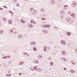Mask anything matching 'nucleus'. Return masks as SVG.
Returning a JSON list of instances; mask_svg holds the SVG:
<instances>
[{
  "instance_id": "obj_2",
  "label": "nucleus",
  "mask_w": 77,
  "mask_h": 77,
  "mask_svg": "<svg viewBox=\"0 0 77 77\" xmlns=\"http://www.w3.org/2000/svg\"><path fill=\"white\" fill-rule=\"evenodd\" d=\"M36 44V43L34 42H33L31 43V45H35Z\"/></svg>"
},
{
  "instance_id": "obj_15",
  "label": "nucleus",
  "mask_w": 77,
  "mask_h": 77,
  "mask_svg": "<svg viewBox=\"0 0 77 77\" xmlns=\"http://www.w3.org/2000/svg\"><path fill=\"white\" fill-rule=\"evenodd\" d=\"M33 50L35 51H36V48H34Z\"/></svg>"
},
{
  "instance_id": "obj_3",
  "label": "nucleus",
  "mask_w": 77,
  "mask_h": 77,
  "mask_svg": "<svg viewBox=\"0 0 77 77\" xmlns=\"http://www.w3.org/2000/svg\"><path fill=\"white\" fill-rule=\"evenodd\" d=\"M61 42L62 44H64V45H65V44H66V43H65V42L63 41H61Z\"/></svg>"
},
{
  "instance_id": "obj_5",
  "label": "nucleus",
  "mask_w": 77,
  "mask_h": 77,
  "mask_svg": "<svg viewBox=\"0 0 77 77\" xmlns=\"http://www.w3.org/2000/svg\"><path fill=\"white\" fill-rule=\"evenodd\" d=\"M12 20H10L8 21V23L9 24H12Z\"/></svg>"
},
{
  "instance_id": "obj_21",
  "label": "nucleus",
  "mask_w": 77,
  "mask_h": 77,
  "mask_svg": "<svg viewBox=\"0 0 77 77\" xmlns=\"http://www.w3.org/2000/svg\"><path fill=\"white\" fill-rule=\"evenodd\" d=\"M13 2H17V0H13Z\"/></svg>"
},
{
  "instance_id": "obj_11",
  "label": "nucleus",
  "mask_w": 77,
  "mask_h": 77,
  "mask_svg": "<svg viewBox=\"0 0 77 77\" xmlns=\"http://www.w3.org/2000/svg\"><path fill=\"white\" fill-rule=\"evenodd\" d=\"M70 72H72V73H73V72H75V71L73 70H71L70 71Z\"/></svg>"
},
{
  "instance_id": "obj_16",
  "label": "nucleus",
  "mask_w": 77,
  "mask_h": 77,
  "mask_svg": "<svg viewBox=\"0 0 77 77\" xmlns=\"http://www.w3.org/2000/svg\"><path fill=\"white\" fill-rule=\"evenodd\" d=\"M33 10V8H31L30 9V11H32Z\"/></svg>"
},
{
  "instance_id": "obj_19",
  "label": "nucleus",
  "mask_w": 77,
  "mask_h": 77,
  "mask_svg": "<svg viewBox=\"0 0 77 77\" xmlns=\"http://www.w3.org/2000/svg\"><path fill=\"white\" fill-rule=\"evenodd\" d=\"M43 27H47V26L46 25H44L43 26Z\"/></svg>"
},
{
  "instance_id": "obj_25",
  "label": "nucleus",
  "mask_w": 77,
  "mask_h": 77,
  "mask_svg": "<svg viewBox=\"0 0 77 77\" xmlns=\"http://www.w3.org/2000/svg\"><path fill=\"white\" fill-rule=\"evenodd\" d=\"M64 7H68V6L65 5V6Z\"/></svg>"
},
{
  "instance_id": "obj_13",
  "label": "nucleus",
  "mask_w": 77,
  "mask_h": 77,
  "mask_svg": "<svg viewBox=\"0 0 77 77\" xmlns=\"http://www.w3.org/2000/svg\"><path fill=\"white\" fill-rule=\"evenodd\" d=\"M35 61L36 62V63H39V61H38L37 60H36Z\"/></svg>"
},
{
  "instance_id": "obj_27",
  "label": "nucleus",
  "mask_w": 77,
  "mask_h": 77,
  "mask_svg": "<svg viewBox=\"0 0 77 77\" xmlns=\"http://www.w3.org/2000/svg\"><path fill=\"white\" fill-rule=\"evenodd\" d=\"M64 70H65V69H66V68H64Z\"/></svg>"
},
{
  "instance_id": "obj_9",
  "label": "nucleus",
  "mask_w": 77,
  "mask_h": 77,
  "mask_svg": "<svg viewBox=\"0 0 77 77\" xmlns=\"http://www.w3.org/2000/svg\"><path fill=\"white\" fill-rule=\"evenodd\" d=\"M72 63L73 65H75V63H74L73 61H72Z\"/></svg>"
},
{
  "instance_id": "obj_4",
  "label": "nucleus",
  "mask_w": 77,
  "mask_h": 77,
  "mask_svg": "<svg viewBox=\"0 0 77 77\" xmlns=\"http://www.w3.org/2000/svg\"><path fill=\"white\" fill-rule=\"evenodd\" d=\"M38 57L40 59H41L42 58V56L41 55L38 56Z\"/></svg>"
},
{
  "instance_id": "obj_24",
  "label": "nucleus",
  "mask_w": 77,
  "mask_h": 77,
  "mask_svg": "<svg viewBox=\"0 0 77 77\" xmlns=\"http://www.w3.org/2000/svg\"><path fill=\"white\" fill-rule=\"evenodd\" d=\"M0 10H3V9L2 8H0Z\"/></svg>"
},
{
  "instance_id": "obj_10",
  "label": "nucleus",
  "mask_w": 77,
  "mask_h": 77,
  "mask_svg": "<svg viewBox=\"0 0 77 77\" xmlns=\"http://www.w3.org/2000/svg\"><path fill=\"white\" fill-rule=\"evenodd\" d=\"M71 16L72 17H75V14H73L71 15Z\"/></svg>"
},
{
  "instance_id": "obj_17",
  "label": "nucleus",
  "mask_w": 77,
  "mask_h": 77,
  "mask_svg": "<svg viewBox=\"0 0 77 77\" xmlns=\"http://www.w3.org/2000/svg\"><path fill=\"white\" fill-rule=\"evenodd\" d=\"M50 65H52L53 64V63H52V62H51V63H50Z\"/></svg>"
},
{
  "instance_id": "obj_30",
  "label": "nucleus",
  "mask_w": 77,
  "mask_h": 77,
  "mask_svg": "<svg viewBox=\"0 0 77 77\" xmlns=\"http://www.w3.org/2000/svg\"><path fill=\"white\" fill-rule=\"evenodd\" d=\"M19 75H21V73H20Z\"/></svg>"
},
{
  "instance_id": "obj_28",
  "label": "nucleus",
  "mask_w": 77,
  "mask_h": 77,
  "mask_svg": "<svg viewBox=\"0 0 77 77\" xmlns=\"http://www.w3.org/2000/svg\"><path fill=\"white\" fill-rule=\"evenodd\" d=\"M74 5H76L75 3H74Z\"/></svg>"
},
{
  "instance_id": "obj_14",
  "label": "nucleus",
  "mask_w": 77,
  "mask_h": 77,
  "mask_svg": "<svg viewBox=\"0 0 77 77\" xmlns=\"http://www.w3.org/2000/svg\"><path fill=\"white\" fill-rule=\"evenodd\" d=\"M31 22L32 23H34V21L33 20H31Z\"/></svg>"
},
{
  "instance_id": "obj_22",
  "label": "nucleus",
  "mask_w": 77,
  "mask_h": 77,
  "mask_svg": "<svg viewBox=\"0 0 77 77\" xmlns=\"http://www.w3.org/2000/svg\"><path fill=\"white\" fill-rule=\"evenodd\" d=\"M42 20H45V19H44V18L42 19Z\"/></svg>"
},
{
  "instance_id": "obj_26",
  "label": "nucleus",
  "mask_w": 77,
  "mask_h": 77,
  "mask_svg": "<svg viewBox=\"0 0 77 77\" xmlns=\"http://www.w3.org/2000/svg\"><path fill=\"white\" fill-rule=\"evenodd\" d=\"M4 8H6V9H7V7H4Z\"/></svg>"
},
{
  "instance_id": "obj_12",
  "label": "nucleus",
  "mask_w": 77,
  "mask_h": 77,
  "mask_svg": "<svg viewBox=\"0 0 77 77\" xmlns=\"http://www.w3.org/2000/svg\"><path fill=\"white\" fill-rule=\"evenodd\" d=\"M71 35V33L69 32L67 33V35Z\"/></svg>"
},
{
  "instance_id": "obj_1",
  "label": "nucleus",
  "mask_w": 77,
  "mask_h": 77,
  "mask_svg": "<svg viewBox=\"0 0 77 77\" xmlns=\"http://www.w3.org/2000/svg\"><path fill=\"white\" fill-rule=\"evenodd\" d=\"M28 26L29 27H30V28H32V27H33V26H32V25H31V24H29L28 25Z\"/></svg>"
},
{
  "instance_id": "obj_6",
  "label": "nucleus",
  "mask_w": 77,
  "mask_h": 77,
  "mask_svg": "<svg viewBox=\"0 0 77 77\" xmlns=\"http://www.w3.org/2000/svg\"><path fill=\"white\" fill-rule=\"evenodd\" d=\"M21 22L22 23H26V21H24L22 19L21 20Z\"/></svg>"
},
{
  "instance_id": "obj_7",
  "label": "nucleus",
  "mask_w": 77,
  "mask_h": 77,
  "mask_svg": "<svg viewBox=\"0 0 77 77\" xmlns=\"http://www.w3.org/2000/svg\"><path fill=\"white\" fill-rule=\"evenodd\" d=\"M33 14H34V15H35V14H36V11H34L33 13Z\"/></svg>"
},
{
  "instance_id": "obj_29",
  "label": "nucleus",
  "mask_w": 77,
  "mask_h": 77,
  "mask_svg": "<svg viewBox=\"0 0 77 77\" xmlns=\"http://www.w3.org/2000/svg\"><path fill=\"white\" fill-rule=\"evenodd\" d=\"M31 70H32V71H33V69H31Z\"/></svg>"
},
{
  "instance_id": "obj_8",
  "label": "nucleus",
  "mask_w": 77,
  "mask_h": 77,
  "mask_svg": "<svg viewBox=\"0 0 77 77\" xmlns=\"http://www.w3.org/2000/svg\"><path fill=\"white\" fill-rule=\"evenodd\" d=\"M3 33V31L2 30H0V33L2 34Z\"/></svg>"
},
{
  "instance_id": "obj_23",
  "label": "nucleus",
  "mask_w": 77,
  "mask_h": 77,
  "mask_svg": "<svg viewBox=\"0 0 77 77\" xmlns=\"http://www.w3.org/2000/svg\"><path fill=\"white\" fill-rule=\"evenodd\" d=\"M41 11H42V12H43V11H44V10L42 9L41 10Z\"/></svg>"
},
{
  "instance_id": "obj_18",
  "label": "nucleus",
  "mask_w": 77,
  "mask_h": 77,
  "mask_svg": "<svg viewBox=\"0 0 77 77\" xmlns=\"http://www.w3.org/2000/svg\"><path fill=\"white\" fill-rule=\"evenodd\" d=\"M46 47H45V50H44V51H46Z\"/></svg>"
},
{
  "instance_id": "obj_20",
  "label": "nucleus",
  "mask_w": 77,
  "mask_h": 77,
  "mask_svg": "<svg viewBox=\"0 0 77 77\" xmlns=\"http://www.w3.org/2000/svg\"><path fill=\"white\" fill-rule=\"evenodd\" d=\"M18 38H21V36L20 35H19L18 36Z\"/></svg>"
}]
</instances>
